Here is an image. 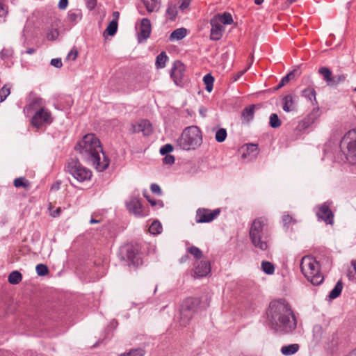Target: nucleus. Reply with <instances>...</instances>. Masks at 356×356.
Returning a JSON list of instances; mask_svg holds the SVG:
<instances>
[{"instance_id": "f257e3e1", "label": "nucleus", "mask_w": 356, "mask_h": 356, "mask_svg": "<svg viewBox=\"0 0 356 356\" xmlns=\"http://www.w3.org/2000/svg\"><path fill=\"white\" fill-rule=\"evenodd\" d=\"M269 327L280 334L292 333L297 327V318L289 303L279 299L270 302L267 310Z\"/></svg>"}, {"instance_id": "f03ea898", "label": "nucleus", "mask_w": 356, "mask_h": 356, "mask_svg": "<svg viewBox=\"0 0 356 356\" xmlns=\"http://www.w3.org/2000/svg\"><path fill=\"white\" fill-rule=\"evenodd\" d=\"M74 149L82 159L90 163L98 171L102 172L109 165V159L103 152L99 139L94 134L83 136Z\"/></svg>"}, {"instance_id": "7ed1b4c3", "label": "nucleus", "mask_w": 356, "mask_h": 356, "mask_svg": "<svg viewBox=\"0 0 356 356\" xmlns=\"http://www.w3.org/2000/svg\"><path fill=\"white\" fill-rule=\"evenodd\" d=\"M249 236L254 248L261 251L267 250L270 241L267 219L264 217L254 219L251 224Z\"/></svg>"}, {"instance_id": "20e7f679", "label": "nucleus", "mask_w": 356, "mask_h": 356, "mask_svg": "<svg viewBox=\"0 0 356 356\" xmlns=\"http://www.w3.org/2000/svg\"><path fill=\"white\" fill-rule=\"evenodd\" d=\"M300 269L305 277L314 285H319L323 281L319 263L311 256H305L301 259Z\"/></svg>"}, {"instance_id": "39448f33", "label": "nucleus", "mask_w": 356, "mask_h": 356, "mask_svg": "<svg viewBox=\"0 0 356 356\" xmlns=\"http://www.w3.org/2000/svg\"><path fill=\"white\" fill-rule=\"evenodd\" d=\"M202 143V132L197 126L185 128L177 141V145L184 150L195 149Z\"/></svg>"}, {"instance_id": "423d86ee", "label": "nucleus", "mask_w": 356, "mask_h": 356, "mask_svg": "<svg viewBox=\"0 0 356 356\" xmlns=\"http://www.w3.org/2000/svg\"><path fill=\"white\" fill-rule=\"evenodd\" d=\"M29 106L31 109L38 108L31 119V124L37 129L40 128L44 124H50L52 122L51 113L42 106V99L41 98H35L30 103Z\"/></svg>"}, {"instance_id": "0eeeda50", "label": "nucleus", "mask_w": 356, "mask_h": 356, "mask_svg": "<svg viewBox=\"0 0 356 356\" xmlns=\"http://www.w3.org/2000/svg\"><path fill=\"white\" fill-rule=\"evenodd\" d=\"M340 148L346 160L351 164H356V129H352L343 136Z\"/></svg>"}, {"instance_id": "6e6552de", "label": "nucleus", "mask_w": 356, "mask_h": 356, "mask_svg": "<svg viewBox=\"0 0 356 356\" xmlns=\"http://www.w3.org/2000/svg\"><path fill=\"white\" fill-rule=\"evenodd\" d=\"M200 300L197 298H186L181 305L180 325L186 326L198 311Z\"/></svg>"}, {"instance_id": "1a4fd4ad", "label": "nucleus", "mask_w": 356, "mask_h": 356, "mask_svg": "<svg viewBox=\"0 0 356 356\" xmlns=\"http://www.w3.org/2000/svg\"><path fill=\"white\" fill-rule=\"evenodd\" d=\"M65 171L79 182L90 179L92 172L84 167L77 158H71L65 165Z\"/></svg>"}, {"instance_id": "9d476101", "label": "nucleus", "mask_w": 356, "mask_h": 356, "mask_svg": "<svg viewBox=\"0 0 356 356\" xmlns=\"http://www.w3.org/2000/svg\"><path fill=\"white\" fill-rule=\"evenodd\" d=\"M220 213V209L210 210L209 209L200 208L196 211L195 221L197 223L210 222L216 218Z\"/></svg>"}, {"instance_id": "9b49d317", "label": "nucleus", "mask_w": 356, "mask_h": 356, "mask_svg": "<svg viewBox=\"0 0 356 356\" xmlns=\"http://www.w3.org/2000/svg\"><path fill=\"white\" fill-rule=\"evenodd\" d=\"M316 216L319 220L324 221L326 224L333 225L334 213L330 209V203L324 202L316 207Z\"/></svg>"}, {"instance_id": "f8f14e48", "label": "nucleus", "mask_w": 356, "mask_h": 356, "mask_svg": "<svg viewBox=\"0 0 356 356\" xmlns=\"http://www.w3.org/2000/svg\"><path fill=\"white\" fill-rule=\"evenodd\" d=\"M185 65L179 60H176L170 71V76L177 86L183 84Z\"/></svg>"}, {"instance_id": "ddd939ff", "label": "nucleus", "mask_w": 356, "mask_h": 356, "mask_svg": "<svg viewBox=\"0 0 356 356\" xmlns=\"http://www.w3.org/2000/svg\"><path fill=\"white\" fill-rule=\"evenodd\" d=\"M126 206L129 211L136 217H143L146 216V214L143 212L142 204L138 197H131L129 201H127Z\"/></svg>"}, {"instance_id": "4468645a", "label": "nucleus", "mask_w": 356, "mask_h": 356, "mask_svg": "<svg viewBox=\"0 0 356 356\" xmlns=\"http://www.w3.org/2000/svg\"><path fill=\"white\" fill-rule=\"evenodd\" d=\"M152 31L150 20L147 18H143L140 22V31L138 33V40L139 42L145 41L149 38Z\"/></svg>"}, {"instance_id": "2eb2a0df", "label": "nucleus", "mask_w": 356, "mask_h": 356, "mask_svg": "<svg viewBox=\"0 0 356 356\" xmlns=\"http://www.w3.org/2000/svg\"><path fill=\"white\" fill-rule=\"evenodd\" d=\"M210 271V263L207 261H197L195 266L194 273L197 277L206 276Z\"/></svg>"}, {"instance_id": "dca6fc26", "label": "nucleus", "mask_w": 356, "mask_h": 356, "mask_svg": "<svg viewBox=\"0 0 356 356\" xmlns=\"http://www.w3.org/2000/svg\"><path fill=\"white\" fill-rule=\"evenodd\" d=\"M211 25L210 39L217 41L222 36L223 26L220 24L218 23L215 19L211 20Z\"/></svg>"}, {"instance_id": "f3484780", "label": "nucleus", "mask_w": 356, "mask_h": 356, "mask_svg": "<svg viewBox=\"0 0 356 356\" xmlns=\"http://www.w3.org/2000/svg\"><path fill=\"white\" fill-rule=\"evenodd\" d=\"M282 103V108L285 112H290L296 110L295 102L291 95H286L283 98Z\"/></svg>"}, {"instance_id": "a211bd4d", "label": "nucleus", "mask_w": 356, "mask_h": 356, "mask_svg": "<svg viewBox=\"0 0 356 356\" xmlns=\"http://www.w3.org/2000/svg\"><path fill=\"white\" fill-rule=\"evenodd\" d=\"M148 13L158 12L161 6L160 0H143Z\"/></svg>"}, {"instance_id": "6ab92c4d", "label": "nucleus", "mask_w": 356, "mask_h": 356, "mask_svg": "<svg viewBox=\"0 0 356 356\" xmlns=\"http://www.w3.org/2000/svg\"><path fill=\"white\" fill-rule=\"evenodd\" d=\"M126 257L132 264H138V251L133 246L129 245L125 248Z\"/></svg>"}, {"instance_id": "aec40b11", "label": "nucleus", "mask_w": 356, "mask_h": 356, "mask_svg": "<svg viewBox=\"0 0 356 356\" xmlns=\"http://www.w3.org/2000/svg\"><path fill=\"white\" fill-rule=\"evenodd\" d=\"M134 131L138 132L142 131L144 135H149L152 131L151 124L149 121L143 120L137 127H134Z\"/></svg>"}, {"instance_id": "412c9836", "label": "nucleus", "mask_w": 356, "mask_h": 356, "mask_svg": "<svg viewBox=\"0 0 356 356\" xmlns=\"http://www.w3.org/2000/svg\"><path fill=\"white\" fill-rule=\"evenodd\" d=\"M299 348L300 346L298 343H293L282 346L280 351L284 355H291L297 353Z\"/></svg>"}, {"instance_id": "4be33fe9", "label": "nucleus", "mask_w": 356, "mask_h": 356, "mask_svg": "<svg viewBox=\"0 0 356 356\" xmlns=\"http://www.w3.org/2000/svg\"><path fill=\"white\" fill-rule=\"evenodd\" d=\"M187 34V29L185 28H179L172 32L170 36V40H180Z\"/></svg>"}, {"instance_id": "5701e85b", "label": "nucleus", "mask_w": 356, "mask_h": 356, "mask_svg": "<svg viewBox=\"0 0 356 356\" xmlns=\"http://www.w3.org/2000/svg\"><path fill=\"white\" fill-rule=\"evenodd\" d=\"M313 341L316 343H318L323 338L324 330L321 325L316 324L313 327Z\"/></svg>"}, {"instance_id": "b1692460", "label": "nucleus", "mask_w": 356, "mask_h": 356, "mask_svg": "<svg viewBox=\"0 0 356 356\" xmlns=\"http://www.w3.org/2000/svg\"><path fill=\"white\" fill-rule=\"evenodd\" d=\"M318 73L323 76L327 85L330 86L333 77L331 70L328 67H322L319 68Z\"/></svg>"}, {"instance_id": "393cba45", "label": "nucleus", "mask_w": 356, "mask_h": 356, "mask_svg": "<svg viewBox=\"0 0 356 356\" xmlns=\"http://www.w3.org/2000/svg\"><path fill=\"white\" fill-rule=\"evenodd\" d=\"M343 289V282L341 280H339L336 285L334 286V289L330 291L328 297L330 299H335L337 297H339Z\"/></svg>"}, {"instance_id": "a878e982", "label": "nucleus", "mask_w": 356, "mask_h": 356, "mask_svg": "<svg viewBox=\"0 0 356 356\" xmlns=\"http://www.w3.org/2000/svg\"><path fill=\"white\" fill-rule=\"evenodd\" d=\"M254 105L245 107L242 112V116L248 122L253 119L254 113Z\"/></svg>"}, {"instance_id": "bb28decb", "label": "nucleus", "mask_w": 356, "mask_h": 356, "mask_svg": "<svg viewBox=\"0 0 356 356\" xmlns=\"http://www.w3.org/2000/svg\"><path fill=\"white\" fill-rule=\"evenodd\" d=\"M67 18L70 22L76 24L82 18V13L80 10H70L67 14Z\"/></svg>"}, {"instance_id": "cd10ccee", "label": "nucleus", "mask_w": 356, "mask_h": 356, "mask_svg": "<svg viewBox=\"0 0 356 356\" xmlns=\"http://www.w3.org/2000/svg\"><path fill=\"white\" fill-rule=\"evenodd\" d=\"M166 15L171 21H175L177 15V6L172 2H169L166 10Z\"/></svg>"}, {"instance_id": "c85d7f7f", "label": "nucleus", "mask_w": 356, "mask_h": 356, "mask_svg": "<svg viewBox=\"0 0 356 356\" xmlns=\"http://www.w3.org/2000/svg\"><path fill=\"white\" fill-rule=\"evenodd\" d=\"M22 275L17 270H14V271L11 272L10 273V275H8V282L11 284H19L22 281Z\"/></svg>"}, {"instance_id": "c756f323", "label": "nucleus", "mask_w": 356, "mask_h": 356, "mask_svg": "<svg viewBox=\"0 0 356 356\" xmlns=\"http://www.w3.org/2000/svg\"><path fill=\"white\" fill-rule=\"evenodd\" d=\"M302 95L313 103H316V91L313 88H307L302 91Z\"/></svg>"}, {"instance_id": "7c9ffc66", "label": "nucleus", "mask_w": 356, "mask_h": 356, "mask_svg": "<svg viewBox=\"0 0 356 356\" xmlns=\"http://www.w3.org/2000/svg\"><path fill=\"white\" fill-rule=\"evenodd\" d=\"M168 59V56L165 51L160 53L156 58V65L158 68H163L165 66V63Z\"/></svg>"}, {"instance_id": "2f4dec72", "label": "nucleus", "mask_w": 356, "mask_h": 356, "mask_svg": "<svg viewBox=\"0 0 356 356\" xmlns=\"http://www.w3.org/2000/svg\"><path fill=\"white\" fill-rule=\"evenodd\" d=\"M14 186L16 188L22 187L25 189H28L31 186V183L26 179L24 177H19L14 180Z\"/></svg>"}, {"instance_id": "473e14b6", "label": "nucleus", "mask_w": 356, "mask_h": 356, "mask_svg": "<svg viewBox=\"0 0 356 356\" xmlns=\"http://www.w3.org/2000/svg\"><path fill=\"white\" fill-rule=\"evenodd\" d=\"M203 81L206 86V90L210 92L213 89L214 78L211 75V74H206L203 78Z\"/></svg>"}, {"instance_id": "72a5a7b5", "label": "nucleus", "mask_w": 356, "mask_h": 356, "mask_svg": "<svg viewBox=\"0 0 356 356\" xmlns=\"http://www.w3.org/2000/svg\"><path fill=\"white\" fill-rule=\"evenodd\" d=\"M261 268H262L263 271L268 275H272L275 272V266L270 261H262L261 262Z\"/></svg>"}, {"instance_id": "f704fd0d", "label": "nucleus", "mask_w": 356, "mask_h": 356, "mask_svg": "<svg viewBox=\"0 0 356 356\" xmlns=\"http://www.w3.org/2000/svg\"><path fill=\"white\" fill-rule=\"evenodd\" d=\"M269 124L272 128L276 129L281 126L282 122L276 113H272L269 118Z\"/></svg>"}, {"instance_id": "c9c22d12", "label": "nucleus", "mask_w": 356, "mask_h": 356, "mask_svg": "<svg viewBox=\"0 0 356 356\" xmlns=\"http://www.w3.org/2000/svg\"><path fill=\"white\" fill-rule=\"evenodd\" d=\"M227 136V130L224 128H220L216 132L215 139L218 143H222L225 140Z\"/></svg>"}, {"instance_id": "e433bc0d", "label": "nucleus", "mask_w": 356, "mask_h": 356, "mask_svg": "<svg viewBox=\"0 0 356 356\" xmlns=\"http://www.w3.org/2000/svg\"><path fill=\"white\" fill-rule=\"evenodd\" d=\"M149 231L152 234H160L162 231L161 224L157 220L154 221L149 226Z\"/></svg>"}, {"instance_id": "4c0bfd02", "label": "nucleus", "mask_w": 356, "mask_h": 356, "mask_svg": "<svg viewBox=\"0 0 356 356\" xmlns=\"http://www.w3.org/2000/svg\"><path fill=\"white\" fill-rule=\"evenodd\" d=\"M118 30V22L115 20H112L108 25L106 31L108 35L113 36L114 35Z\"/></svg>"}, {"instance_id": "58836bf2", "label": "nucleus", "mask_w": 356, "mask_h": 356, "mask_svg": "<svg viewBox=\"0 0 356 356\" xmlns=\"http://www.w3.org/2000/svg\"><path fill=\"white\" fill-rule=\"evenodd\" d=\"M145 350L142 348L132 349L128 353L121 354L120 356H144Z\"/></svg>"}, {"instance_id": "ea45409f", "label": "nucleus", "mask_w": 356, "mask_h": 356, "mask_svg": "<svg viewBox=\"0 0 356 356\" xmlns=\"http://www.w3.org/2000/svg\"><path fill=\"white\" fill-rule=\"evenodd\" d=\"M10 93V88L8 85L3 86L0 89V102H3Z\"/></svg>"}, {"instance_id": "a19ab883", "label": "nucleus", "mask_w": 356, "mask_h": 356, "mask_svg": "<svg viewBox=\"0 0 356 356\" xmlns=\"http://www.w3.org/2000/svg\"><path fill=\"white\" fill-rule=\"evenodd\" d=\"M220 21L224 24H231L233 23L232 16L229 13H224L219 16Z\"/></svg>"}, {"instance_id": "79ce46f5", "label": "nucleus", "mask_w": 356, "mask_h": 356, "mask_svg": "<svg viewBox=\"0 0 356 356\" xmlns=\"http://www.w3.org/2000/svg\"><path fill=\"white\" fill-rule=\"evenodd\" d=\"M35 270L39 276H44L49 272L48 267L42 264H38L35 267Z\"/></svg>"}, {"instance_id": "37998d69", "label": "nucleus", "mask_w": 356, "mask_h": 356, "mask_svg": "<svg viewBox=\"0 0 356 356\" xmlns=\"http://www.w3.org/2000/svg\"><path fill=\"white\" fill-rule=\"evenodd\" d=\"M282 221L284 227L289 228V227L296 222V220L293 219L289 214H284L282 216Z\"/></svg>"}, {"instance_id": "c03bdc74", "label": "nucleus", "mask_w": 356, "mask_h": 356, "mask_svg": "<svg viewBox=\"0 0 356 356\" xmlns=\"http://www.w3.org/2000/svg\"><path fill=\"white\" fill-rule=\"evenodd\" d=\"M346 78V75L344 74L333 76L330 86H337L339 83L343 82Z\"/></svg>"}, {"instance_id": "a18cd8bd", "label": "nucleus", "mask_w": 356, "mask_h": 356, "mask_svg": "<svg viewBox=\"0 0 356 356\" xmlns=\"http://www.w3.org/2000/svg\"><path fill=\"white\" fill-rule=\"evenodd\" d=\"M188 252L191 254H193L195 257V258H196V259H200L202 256V252L200 250V249H199L198 248H197L195 246H191L188 249Z\"/></svg>"}, {"instance_id": "49530a36", "label": "nucleus", "mask_w": 356, "mask_h": 356, "mask_svg": "<svg viewBox=\"0 0 356 356\" xmlns=\"http://www.w3.org/2000/svg\"><path fill=\"white\" fill-rule=\"evenodd\" d=\"M59 35L58 31L55 29L49 31L47 35V38L49 40H55Z\"/></svg>"}, {"instance_id": "de8ad7c7", "label": "nucleus", "mask_w": 356, "mask_h": 356, "mask_svg": "<svg viewBox=\"0 0 356 356\" xmlns=\"http://www.w3.org/2000/svg\"><path fill=\"white\" fill-rule=\"evenodd\" d=\"M173 150V147L170 144H166L160 149V153L161 155H167L168 153Z\"/></svg>"}, {"instance_id": "09e8293b", "label": "nucleus", "mask_w": 356, "mask_h": 356, "mask_svg": "<svg viewBox=\"0 0 356 356\" xmlns=\"http://www.w3.org/2000/svg\"><path fill=\"white\" fill-rule=\"evenodd\" d=\"M7 13L8 11L6 8L1 2H0V23L5 22Z\"/></svg>"}, {"instance_id": "8fccbe9b", "label": "nucleus", "mask_w": 356, "mask_h": 356, "mask_svg": "<svg viewBox=\"0 0 356 356\" xmlns=\"http://www.w3.org/2000/svg\"><path fill=\"white\" fill-rule=\"evenodd\" d=\"M300 75V72L298 70H293L287 74L284 77H288L287 81L289 82L291 80H294L296 77Z\"/></svg>"}, {"instance_id": "3c124183", "label": "nucleus", "mask_w": 356, "mask_h": 356, "mask_svg": "<svg viewBox=\"0 0 356 356\" xmlns=\"http://www.w3.org/2000/svg\"><path fill=\"white\" fill-rule=\"evenodd\" d=\"M300 75V72L298 70H293L287 74L284 77H288L287 81L289 82L291 80H294L296 77Z\"/></svg>"}, {"instance_id": "603ef678", "label": "nucleus", "mask_w": 356, "mask_h": 356, "mask_svg": "<svg viewBox=\"0 0 356 356\" xmlns=\"http://www.w3.org/2000/svg\"><path fill=\"white\" fill-rule=\"evenodd\" d=\"M13 52L10 49H3L0 51V58L2 60H5L12 56Z\"/></svg>"}, {"instance_id": "864d4df0", "label": "nucleus", "mask_w": 356, "mask_h": 356, "mask_svg": "<svg viewBox=\"0 0 356 356\" xmlns=\"http://www.w3.org/2000/svg\"><path fill=\"white\" fill-rule=\"evenodd\" d=\"M163 162L165 164L172 165L175 163V157L172 155L167 154L163 159Z\"/></svg>"}, {"instance_id": "5fc2aeb1", "label": "nucleus", "mask_w": 356, "mask_h": 356, "mask_svg": "<svg viewBox=\"0 0 356 356\" xmlns=\"http://www.w3.org/2000/svg\"><path fill=\"white\" fill-rule=\"evenodd\" d=\"M150 189L152 193L161 195L162 192L160 186L156 184H152L150 186Z\"/></svg>"}, {"instance_id": "6e6d98bb", "label": "nucleus", "mask_w": 356, "mask_h": 356, "mask_svg": "<svg viewBox=\"0 0 356 356\" xmlns=\"http://www.w3.org/2000/svg\"><path fill=\"white\" fill-rule=\"evenodd\" d=\"M51 65L57 68H60L63 65L62 60L60 58H53L51 60Z\"/></svg>"}, {"instance_id": "4d7b16f0", "label": "nucleus", "mask_w": 356, "mask_h": 356, "mask_svg": "<svg viewBox=\"0 0 356 356\" xmlns=\"http://www.w3.org/2000/svg\"><path fill=\"white\" fill-rule=\"evenodd\" d=\"M144 196L146 197L147 200L151 204L152 206H156L157 204H159L161 205V207H163V203L161 200H154V199H151L149 198L148 196L144 195Z\"/></svg>"}, {"instance_id": "13d9d810", "label": "nucleus", "mask_w": 356, "mask_h": 356, "mask_svg": "<svg viewBox=\"0 0 356 356\" xmlns=\"http://www.w3.org/2000/svg\"><path fill=\"white\" fill-rule=\"evenodd\" d=\"M249 67H250V65L248 67H246L245 69H244L243 70H241V71L238 72V73H236L233 77L234 81H238L245 73V72L249 69Z\"/></svg>"}, {"instance_id": "bf43d9fd", "label": "nucleus", "mask_w": 356, "mask_h": 356, "mask_svg": "<svg viewBox=\"0 0 356 356\" xmlns=\"http://www.w3.org/2000/svg\"><path fill=\"white\" fill-rule=\"evenodd\" d=\"M97 5V0H86V6L89 10H92Z\"/></svg>"}, {"instance_id": "052dcab7", "label": "nucleus", "mask_w": 356, "mask_h": 356, "mask_svg": "<svg viewBox=\"0 0 356 356\" xmlns=\"http://www.w3.org/2000/svg\"><path fill=\"white\" fill-rule=\"evenodd\" d=\"M190 3H191V0H182L181 4L179 6V9L181 10L186 9L190 6Z\"/></svg>"}, {"instance_id": "680f3d73", "label": "nucleus", "mask_w": 356, "mask_h": 356, "mask_svg": "<svg viewBox=\"0 0 356 356\" xmlns=\"http://www.w3.org/2000/svg\"><path fill=\"white\" fill-rule=\"evenodd\" d=\"M287 79L288 77H283L281 81H280L279 84L276 86V88H275V90H278V89H280L281 88H282L284 86H285L286 83H289V81H287Z\"/></svg>"}, {"instance_id": "e2e57ef3", "label": "nucleus", "mask_w": 356, "mask_h": 356, "mask_svg": "<svg viewBox=\"0 0 356 356\" xmlns=\"http://www.w3.org/2000/svg\"><path fill=\"white\" fill-rule=\"evenodd\" d=\"M68 5V0H60L58 2V8L60 10H65Z\"/></svg>"}, {"instance_id": "0e129e2a", "label": "nucleus", "mask_w": 356, "mask_h": 356, "mask_svg": "<svg viewBox=\"0 0 356 356\" xmlns=\"http://www.w3.org/2000/svg\"><path fill=\"white\" fill-rule=\"evenodd\" d=\"M60 212H61V209L60 207H58L51 213V216L54 218H56L60 215Z\"/></svg>"}, {"instance_id": "69168bd1", "label": "nucleus", "mask_w": 356, "mask_h": 356, "mask_svg": "<svg viewBox=\"0 0 356 356\" xmlns=\"http://www.w3.org/2000/svg\"><path fill=\"white\" fill-rule=\"evenodd\" d=\"M77 51H71L68 55H67V58H70L71 56H72V60H74L76 58V56H77Z\"/></svg>"}, {"instance_id": "338daca9", "label": "nucleus", "mask_w": 356, "mask_h": 356, "mask_svg": "<svg viewBox=\"0 0 356 356\" xmlns=\"http://www.w3.org/2000/svg\"><path fill=\"white\" fill-rule=\"evenodd\" d=\"M318 112H319V110L318 108H314L313 111L311 113L310 115L309 116V119L312 118V116H314L315 118L316 115H318Z\"/></svg>"}, {"instance_id": "774afa93", "label": "nucleus", "mask_w": 356, "mask_h": 356, "mask_svg": "<svg viewBox=\"0 0 356 356\" xmlns=\"http://www.w3.org/2000/svg\"><path fill=\"white\" fill-rule=\"evenodd\" d=\"M345 356H356V348L350 352L348 355Z\"/></svg>"}]
</instances>
